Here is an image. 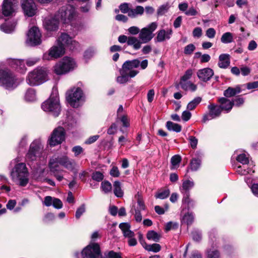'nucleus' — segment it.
Segmentation results:
<instances>
[{
	"label": "nucleus",
	"mask_w": 258,
	"mask_h": 258,
	"mask_svg": "<svg viewBox=\"0 0 258 258\" xmlns=\"http://www.w3.org/2000/svg\"><path fill=\"white\" fill-rule=\"evenodd\" d=\"M11 176L13 181L21 186H25L29 182V172L25 163L17 164L12 170Z\"/></svg>",
	"instance_id": "nucleus-1"
},
{
	"label": "nucleus",
	"mask_w": 258,
	"mask_h": 258,
	"mask_svg": "<svg viewBox=\"0 0 258 258\" xmlns=\"http://www.w3.org/2000/svg\"><path fill=\"white\" fill-rule=\"evenodd\" d=\"M59 165L70 171H73L75 168L76 163L74 159L70 158L66 155L53 156L50 159L49 167L51 172H54L58 171Z\"/></svg>",
	"instance_id": "nucleus-2"
},
{
	"label": "nucleus",
	"mask_w": 258,
	"mask_h": 258,
	"mask_svg": "<svg viewBox=\"0 0 258 258\" xmlns=\"http://www.w3.org/2000/svg\"><path fill=\"white\" fill-rule=\"evenodd\" d=\"M41 108L45 112H49L54 117H57L60 112V106L58 92L52 91L49 98L41 104Z\"/></svg>",
	"instance_id": "nucleus-3"
},
{
	"label": "nucleus",
	"mask_w": 258,
	"mask_h": 258,
	"mask_svg": "<svg viewBox=\"0 0 258 258\" xmlns=\"http://www.w3.org/2000/svg\"><path fill=\"white\" fill-rule=\"evenodd\" d=\"M20 81L8 69H0V86L8 90L14 89L18 86Z\"/></svg>",
	"instance_id": "nucleus-4"
},
{
	"label": "nucleus",
	"mask_w": 258,
	"mask_h": 258,
	"mask_svg": "<svg viewBox=\"0 0 258 258\" xmlns=\"http://www.w3.org/2000/svg\"><path fill=\"white\" fill-rule=\"evenodd\" d=\"M77 67V64L74 58L65 56L55 63L53 67V72L57 75H65Z\"/></svg>",
	"instance_id": "nucleus-5"
},
{
	"label": "nucleus",
	"mask_w": 258,
	"mask_h": 258,
	"mask_svg": "<svg viewBox=\"0 0 258 258\" xmlns=\"http://www.w3.org/2000/svg\"><path fill=\"white\" fill-rule=\"evenodd\" d=\"M47 71L45 68H37L29 73L26 78V82L30 86L41 84L47 80Z\"/></svg>",
	"instance_id": "nucleus-6"
},
{
	"label": "nucleus",
	"mask_w": 258,
	"mask_h": 258,
	"mask_svg": "<svg viewBox=\"0 0 258 258\" xmlns=\"http://www.w3.org/2000/svg\"><path fill=\"white\" fill-rule=\"evenodd\" d=\"M148 64L147 59H144L140 62L139 59H136L125 61L122 65V69L128 72L130 78H133L139 73V72L135 70L134 69L140 66L142 69L144 70L147 67Z\"/></svg>",
	"instance_id": "nucleus-7"
},
{
	"label": "nucleus",
	"mask_w": 258,
	"mask_h": 258,
	"mask_svg": "<svg viewBox=\"0 0 258 258\" xmlns=\"http://www.w3.org/2000/svg\"><path fill=\"white\" fill-rule=\"evenodd\" d=\"M55 15L63 23L72 24L76 16V12L73 6L67 5L60 9Z\"/></svg>",
	"instance_id": "nucleus-8"
},
{
	"label": "nucleus",
	"mask_w": 258,
	"mask_h": 258,
	"mask_svg": "<svg viewBox=\"0 0 258 258\" xmlns=\"http://www.w3.org/2000/svg\"><path fill=\"white\" fill-rule=\"evenodd\" d=\"M41 157H44L43 146L41 140L37 139L31 144L26 158L29 160L33 161Z\"/></svg>",
	"instance_id": "nucleus-9"
},
{
	"label": "nucleus",
	"mask_w": 258,
	"mask_h": 258,
	"mask_svg": "<svg viewBox=\"0 0 258 258\" xmlns=\"http://www.w3.org/2000/svg\"><path fill=\"white\" fill-rule=\"evenodd\" d=\"M75 255L77 258H80L81 255L82 258H102L100 247L97 243H91L83 249L81 253L76 252Z\"/></svg>",
	"instance_id": "nucleus-10"
},
{
	"label": "nucleus",
	"mask_w": 258,
	"mask_h": 258,
	"mask_svg": "<svg viewBox=\"0 0 258 258\" xmlns=\"http://www.w3.org/2000/svg\"><path fill=\"white\" fill-rule=\"evenodd\" d=\"M65 130L62 127L55 128L48 140V144L50 146L60 144L65 139Z\"/></svg>",
	"instance_id": "nucleus-11"
},
{
	"label": "nucleus",
	"mask_w": 258,
	"mask_h": 258,
	"mask_svg": "<svg viewBox=\"0 0 258 258\" xmlns=\"http://www.w3.org/2000/svg\"><path fill=\"white\" fill-rule=\"evenodd\" d=\"M157 28L156 22H152L147 27L143 28L140 32L139 37L144 43L149 42L154 37L153 32Z\"/></svg>",
	"instance_id": "nucleus-12"
},
{
	"label": "nucleus",
	"mask_w": 258,
	"mask_h": 258,
	"mask_svg": "<svg viewBox=\"0 0 258 258\" xmlns=\"http://www.w3.org/2000/svg\"><path fill=\"white\" fill-rule=\"evenodd\" d=\"M84 94L82 90L79 87L74 88L67 96V99L70 104L74 108L79 106V102L83 100Z\"/></svg>",
	"instance_id": "nucleus-13"
},
{
	"label": "nucleus",
	"mask_w": 258,
	"mask_h": 258,
	"mask_svg": "<svg viewBox=\"0 0 258 258\" xmlns=\"http://www.w3.org/2000/svg\"><path fill=\"white\" fill-rule=\"evenodd\" d=\"M64 53V48L57 44L56 45L52 46L48 51L43 54V59L46 60L56 59L62 56Z\"/></svg>",
	"instance_id": "nucleus-14"
},
{
	"label": "nucleus",
	"mask_w": 258,
	"mask_h": 258,
	"mask_svg": "<svg viewBox=\"0 0 258 258\" xmlns=\"http://www.w3.org/2000/svg\"><path fill=\"white\" fill-rule=\"evenodd\" d=\"M41 34L38 27L34 26L30 28L27 33L26 43L30 46H35L41 42Z\"/></svg>",
	"instance_id": "nucleus-15"
},
{
	"label": "nucleus",
	"mask_w": 258,
	"mask_h": 258,
	"mask_svg": "<svg viewBox=\"0 0 258 258\" xmlns=\"http://www.w3.org/2000/svg\"><path fill=\"white\" fill-rule=\"evenodd\" d=\"M57 44L63 46L64 48L68 47L71 50L77 48L79 46V43L66 33L61 34L57 40Z\"/></svg>",
	"instance_id": "nucleus-16"
},
{
	"label": "nucleus",
	"mask_w": 258,
	"mask_h": 258,
	"mask_svg": "<svg viewBox=\"0 0 258 258\" xmlns=\"http://www.w3.org/2000/svg\"><path fill=\"white\" fill-rule=\"evenodd\" d=\"M18 6L17 0H4L2 13L5 16H12L15 13Z\"/></svg>",
	"instance_id": "nucleus-17"
},
{
	"label": "nucleus",
	"mask_w": 258,
	"mask_h": 258,
	"mask_svg": "<svg viewBox=\"0 0 258 258\" xmlns=\"http://www.w3.org/2000/svg\"><path fill=\"white\" fill-rule=\"evenodd\" d=\"M59 20L56 15L48 16L43 21V26L47 32L56 31L58 28Z\"/></svg>",
	"instance_id": "nucleus-18"
},
{
	"label": "nucleus",
	"mask_w": 258,
	"mask_h": 258,
	"mask_svg": "<svg viewBox=\"0 0 258 258\" xmlns=\"http://www.w3.org/2000/svg\"><path fill=\"white\" fill-rule=\"evenodd\" d=\"M21 6L24 14L28 17L34 16L37 8L33 0H21Z\"/></svg>",
	"instance_id": "nucleus-19"
},
{
	"label": "nucleus",
	"mask_w": 258,
	"mask_h": 258,
	"mask_svg": "<svg viewBox=\"0 0 258 258\" xmlns=\"http://www.w3.org/2000/svg\"><path fill=\"white\" fill-rule=\"evenodd\" d=\"M208 108L209 112L204 115L203 118V121L204 122L220 116L222 110L219 106L214 104H210L208 105Z\"/></svg>",
	"instance_id": "nucleus-20"
},
{
	"label": "nucleus",
	"mask_w": 258,
	"mask_h": 258,
	"mask_svg": "<svg viewBox=\"0 0 258 258\" xmlns=\"http://www.w3.org/2000/svg\"><path fill=\"white\" fill-rule=\"evenodd\" d=\"M197 75L201 81L206 82L213 77L214 71L209 68H206L198 70Z\"/></svg>",
	"instance_id": "nucleus-21"
},
{
	"label": "nucleus",
	"mask_w": 258,
	"mask_h": 258,
	"mask_svg": "<svg viewBox=\"0 0 258 258\" xmlns=\"http://www.w3.org/2000/svg\"><path fill=\"white\" fill-rule=\"evenodd\" d=\"M252 164H243L238 165L236 168V172L241 175H246L247 174L251 175L254 173V171L252 169Z\"/></svg>",
	"instance_id": "nucleus-22"
},
{
	"label": "nucleus",
	"mask_w": 258,
	"mask_h": 258,
	"mask_svg": "<svg viewBox=\"0 0 258 258\" xmlns=\"http://www.w3.org/2000/svg\"><path fill=\"white\" fill-rule=\"evenodd\" d=\"M220 103V107L221 110H225L227 112H229L233 106V103L225 97H221L218 99Z\"/></svg>",
	"instance_id": "nucleus-23"
},
{
	"label": "nucleus",
	"mask_w": 258,
	"mask_h": 258,
	"mask_svg": "<svg viewBox=\"0 0 258 258\" xmlns=\"http://www.w3.org/2000/svg\"><path fill=\"white\" fill-rule=\"evenodd\" d=\"M230 63V55L228 54L223 53L219 56L218 66L222 69H226Z\"/></svg>",
	"instance_id": "nucleus-24"
},
{
	"label": "nucleus",
	"mask_w": 258,
	"mask_h": 258,
	"mask_svg": "<svg viewBox=\"0 0 258 258\" xmlns=\"http://www.w3.org/2000/svg\"><path fill=\"white\" fill-rule=\"evenodd\" d=\"M119 228L121 230L123 236L127 238H132L135 236V233L130 230L131 226L127 223H122L119 225Z\"/></svg>",
	"instance_id": "nucleus-25"
},
{
	"label": "nucleus",
	"mask_w": 258,
	"mask_h": 258,
	"mask_svg": "<svg viewBox=\"0 0 258 258\" xmlns=\"http://www.w3.org/2000/svg\"><path fill=\"white\" fill-rule=\"evenodd\" d=\"M172 33V31L171 29H168L166 31L162 29L159 31L156 37L157 41L163 42L166 39H169Z\"/></svg>",
	"instance_id": "nucleus-26"
},
{
	"label": "nucleus",
	"mask_w": 258,
	"mask_h": 258,
	"mask_svg": "<svg viewBox=\"0 0 258 258\" xmlns=\"http://www.w3.org/2000/svg\"><path fill=\"white\" fill-rule=\"evenodd\" d=\"M10 63L12 67L17 69L21 72H24L26 70L25 62L22 59H12Z\"/></svg>",
	"instance_id": "nucleus-27"
},
{
	"label": "nucleus",
	"mask_w": 258,
	"mask_h": 258,
	"mask_svg": "<svg viewBox=\"0 0 258 258\" xmlns=\"http://www.w3.org/2000/svg\"><path fill=\"white\" fill-rule=\"evenodd\" d=\"M240 151L237 150L235 152L233 156L236 155L235 157V159L237 162L243 164H248L249 163V158H248V154H246L245 153H239Z\"/></svg>",
	"instance_id": "nucleus-28"
},
{
	"label": "nucleus",
	"mask_w": 258,
	"mask_h": 258,
	"mask_svg": "<svg viewBox=\"0 0 258 258\" xmlns=\"http://www.w3.org/2000/svg\"><path fill=\"white\" fill-rule=\"evenodd\" d=\"M16 25L17 22L16 21H13L11 24L9 22H6L1 25L0 28L2 31L6 33H10L14 30Z\"/></svg>",
	"instance_id": "nucleus-29"
},
{
	"label": "nucleus",
	"mask_w": 258,
	"mask_h": 258,
	"mask_svg": "<svg viewBox=\"0 0 258 258\" xmlns=\"http://www.w3.org/2000/svg\"><path fill=\"white\" fill-rule=\"evenodd\" d=\"M144 12V8L141 6H137L135 9L131 8L128 16L134 18L138 16H141Z\"/></svg>",
	"instance_id": "nucleus-30"
},
{
	"label": "nucleus",
	"mask_w": 258,
	"mask_h": 258,
	"mask_svg": "<svg viewBox=\"0 0 258 258\" xmlns=\"http://www.w3.org/2000/svg\"><path fill=\"white\" fill-rule=\"evenodd\" d=\"M195 183L192 180H184L182 181V184L180 187L181 192H189V190L194 186Z\"/></svg>",
	"instance_id": "nucleus-31"
},
{
	"label": "nucleus",
	"mask_w": 258,
	"mask_h": 258,
	"mask_svg": "<svg viewBox=\"0 0 258 258\" xmlns=\"http://www.w3.org/2000/svg\"><path fill=\"white\" fill-rule=\"evenodd\" d=\"M179 85L181 88L185 91H195L197 89V86L190 81L179 82Z\"/></svg>",
	"instance_id": "nucleus-32"
},
{
	"label": "nucleus",
	"mask_w": 258,
	"mask_h": 258,
	"mask_svg": "<svg viewBox=\"0 0 258 258\" xmlns=\"http://www.w3.org/2000/svg\"><path fill=\"white\" fill-rule=\"evenodd\" d=\"M120 76L116 78L117 82L120 84H124L128 81L129 78H130L128 72L121 69L120 70Z\"/></svg>",
	"instance_id": "nucleus-33"
},
{
	"label": "nucleus",
	"mask_w": 258,
	"mask_h": 258,
	"mask_svg": "<svg viewBox=\"0 0 258 258\" xmlns=\"http://www.w3.org/2000/svg\"><path fill=\"white\" fill-rule=\"evenodd\" d=\"M25 100L28 102H33L36 99L35 90L33 88H29L27 90L25 94Z\"/></svg>",
	"instance_id": "nucleus-34"
},
{
	"label": "nucleus",
	"mask_w": 258,
	"mask_h": 258,
	"mask_svg": "<svg viewBox=\"0 0 258 258\" xmlns=\"http://www.w3.org/2000/svg\"><path fill=\"white\" fill-rule=\"evenodd\" d=\"M142 42L136 37L133 36L128 37L127 44L128 45L133 46V48L138 50L141 48Z\"/></svg>",
	"instance_id": "nucleus-35"
},
{
	"label": "nucleus",
	"mask_w": 258,
	"mask_h": 258,
	"mask_svg": "<svg viewBox=\"0 0 258 258\" xmlns=\"http://www.w3.org/2000/svg\"><path fill=\"white\" fill-rule=\"evenodd\" d=\"M241 92V89L239 86L235 88L229 87L224 92V95L226 97H231Z\"/></svg>",
	"instance_id": "nucleus-36"
},
{
	"label": "nucleus",
	"mask_w": 258,
	"mask_h": 258,
	"mask_svg": "<svg viewBox=\"0 0 258 258\" xmlns=\"http://www.w3.org/2000/svg\"><path fill=\"white\" fill-rule=\"evenodd\" d=\"M143 247L148 251L158 252L160 251L161 247L159 244L154 243L152 244H148L145 243V245L143 244Z\"/></svg>",
	"instance_id": "nucleus-37"
},
{
	"label": "nucleus",
	"mask_w": 258,
	"mask_h": 258,
	"mask_svg": "<svg viewBox=\"0 0 258 258\" xmlns=\"http://www.w3.org/2000/svg\"><path fill=\"white\" fill-rule=\"evenodd\" d=\"M166 126L169 131H174L176 133H179L181 130V126L180 125L170 121H168L166 122Z\"/></svg>",
	"instance_id": "nucleus-38"
},
{
	"label": "nucleus",
	"mask_w": 258,
	"mask_h": 258,
	"mask_svg": "<svg viewBox=\"0 0 258 258\" xmlns=\"http://www.w3.org/2000/svg\"><path fill=\"white\" fill-rule=\"evenodd\" d=\"M113 192L114 195L118 198L122 197L123 196V192L121 188L120 182L118 181H115L113 183Z\"/></svg>",
	"instance_id": "nucleus-39"
},
{
	"label": "nucleus",
	"mask_w": 258,
	"mask_h": 258,
	"mask_svg": "<svg viewBox=\"0 0 258 258\" xmlns=\"http://www.w3.org/2000/svg\"><path fill=\"white\" fill-rule=\"evenodd\" d=\"M170 192V190L168 188L161 189L156 193L155 197L156 199H165L169 196Z\"/></svg>",
	"instance_id": "nucleus-40"
},
{
	"label": "nucleus",
	"mask_w": 258,
	"mask_h": 258,
	"mask_svg": "<svg viewBox=\"0 0 258 258\" xmlns=\"http://www.w3.org/2000/svg\"><path fill=\"white\" fill-rule=\"evenodd\" d=\"M233 34L230 32H226L224 33L221 38V41L223 43H230L233 42Z\"/></svg>",
	"instance_id": "nucleus-41"
},
{
	"label": "nucleus",
	"mask_w": 258,
	"mask_h": 258,
	"mask_svg": "<svg viewBox=\"0 0 258 258\" xmlns=\"http://www.w3.org/2000/svg\"><path fill=\"white\" fill-rule=\"evenodd\" d=\"M160 237V235L153 230L148 231L147 234V239L150 240H153L155 242H158Z\"/></svg>",
	"instance_id": "nucleus-42"
},
{
	"label": "nucleus",
	"mask_w": 258,
	"mask_h": 258,
	"mask_svg": "<svg viewBox=\"0 0 258 258\" xmlns=\"http://www.w3.org/2000/svg\"><path fill=\"white\" fill-rule=\"evenodd\" d=\"M201 101L202 98L200 97L195 98L192 101L188 103L187 105V109L190 110L194 109Z\"/></svg>",
	"instance_id": "nucleus-43"
},
{
	"label": "nucleus",
	"mask_w": 258,
	"mask_h": 258,
	"mask_svg": "<svg viewBox=\"0 0 258 258\" xmlns=\"http://www.w3.org/2000/svg\"><path fill=\"white\" fill-rule=\"evenodd\" d=\"M170 4L168 3L164 4L161 6H160L157 11V14L158 16H162L167 13L170 8Z\"/></svg>",
	"instance_id": "nucleus-44"
},
{
	"label": "nucleus",
	"mask_w": 258,
	"mask_h": 258,
	"mask_svg": "<svg viewBox=\"0 0 258 258\" xmlns=\"http://www.w3.org/2000/svg\"><path fill=\"white\" fill-rule=\"evenodd\" d=\"M201 161L199 159L193 158L190 163V169L192 171H197L201 166Z\"/></svg>",
	"instance_id": "nucleus-45"
},
{
	"label": "nucleus",
	"mask_w": 258,
	"mask_h": 258,
	"mask_svg": "<svg viewBox=\"0 0 258 258\" xmlns=\"http://www.w3.org/2000/svg\"><path fill=\"white\" fill-rule=\"evenodd\" d=\"M101 188L105 194H108L111 191L112 185L108 181H104L101 183Z\"/></svg>",
	"instance_id": "nucleus-46"
},
{
	"label": "nucleus",
	"mask_w": 258,
	"mask_h": 258,
	"mask_svg": "<svg viewBox=\"0 0 258 258\" xmlns=\"http://www.w3.org/2000/svg\"><path fill=\"white\" fill-rule=\"evenodd\" d=\"M207 258H219V251L215 248L210 249L207 251Z\"/></svg>",
	"instance_id": "nucleus-47"
},
{
	"label": "nucleus",
	"mask_w": 258,
	"mask_h": 258,
	"mask_svg": "<svg viewBox=\"0 0 258 258\" xmlns=\"http://www.w3.org/2000/svg\"><path fill=\"white\" fill-rule=\"evenodd\" d=\"M193 74V71L191 69L187 70L184 74L181 77L180 82L188 81Z\"/></svg>",
	"instance_id": "nucleus-48"
},
{
	"label": "nucleus",
	"mask_w": 258,
	"mask_h": 258,
	"mask_svg": "<svg viewBox=\"0 0 258 258\" xmlns=\"http://www.w3.org/2000/svg\"><path fill=\"white\" fill-rule=\"evenodd\" d=\"M194 220V217L192 213H187L185 214L182 219L184 223H185L187 225H190Z\"/></svg>",
	"instance_id": "nucleus-49"
},
{
	"label": "nucleus",
	"mask_w": 258,
	"mask_h": 258,
	"mask_svg": "<svg viewBox=\"0 0 258 258\" xmlns=\"http://www.w3.org/2000/svg\"><path fill=\"white\" fill-rule=\"evenodd\" d=\"M181 161V157L179 155H176L173 156L171 159V163L172 167L171 169H175L176 166L179 164Z\"/></svg>",
	"instance_id": "nucleus-50"
},
{
	"label": "nucleus",
	"mask_w": 258,
	"mask_h": 258,
	"mask_svg": "<svg viewBox=\"0 0 258 258\" xmlns=\"http://www.w3.org/2000/svg\"><path fill=\"white\" fill-rule=\"evenodd\" d=\"M188 140L189 141L190 147L193 149H196L198 143V139L194 136H190L188 138Z\"/></svg>",
	"instance_id": "nucleus-51"
},
{
	"label": "nucleus",
	"mask_w": 258,
	"mask_h": 258,
	"mask_svg": "<svg viewBox=\"0 0 258 258\" xmlns=\"http://www.w3.org/2000/svg\"><path fill=\"white\" fill-rule=\"evenodd\" d=\"M136 197H138L137 198V204L138 206L136 209H138L140 210V211H144L146 209L145 205L144 204V201L142 199V198L140 197V196L138 194V195L136 196Z\"/></svg>",
	"instance_id": "nucleus-52"
},
{
	"label": "nucleus",
	"mask_w": 258,
	"mask_h": 258,
	"mask_svg": "<svg viewBox=\"0 0 258 258\" xmlns=\"http://www.w3.org/2000/svg\"><path fill=\"white\" fill-rule=\"evenodd\" d=\"M105 255L108 258H122L121 254L119 252H116L113 250H110L107 253H105Z\"/></svg>",
	"instance_id": "nucleus-53"
},
{
	"label": "nucleus",
	"mask_w": 258,
	"mask_h": 258,
	"mask_svg": "<svg viewBox=\"0 0 258 258\" xmlns=\"http://www.w3.org/2000/svg\"><path fill=\"white\" fill-rule=\"evenodd\" d=\"M119 9L122 13L127 14L128 15L131 8L129 7V4L124 3L120 5Z\"/></svg>",
	"instance_id": "nucleus-54"
},
{
	"label": "nucleus",
	"mask_w": 258,
	"mask_h": 258,
	"mask_svg": "<svg viewBox=\"0 0 258 258\" xmlns=\"http://www.w3.org/2000/svg\"><path fill=\"white\" fill-rule=\"evenodd\" d=\"M196 47L192 44H189L184 47V53L185 54H191L195 50Z\"/></svg>",
	"instance_id": "nucleus-55"
},
{
	"label": "nucleus",
	"mask_w": 258,
	"mask_h": 258,
	"mask_svg": "<svg viewBox=\"0 0 258 258\" xmlns=\"http://www.w3.org/2000/svg\"><path fill=\"white\" fill-rule=\"evenodd\" d=\"M96 52V50L93 48H89L84 53V57L86 59L91 58Z\"/></svg>",
	"instance_id": "nucleus-56"
},
{
	"label": "nucleus",
	"mask_w": 258,
	"mask_h": 258,
	"mask_svg": "<svg viewBox=\"0 0 258 258\" xmlns=\"http://www.w3.org/2000/svg\"><path fill=\"white\" fill-rule=\"evenodd\" d=\"M40 59L38 57H32L27 59L26 63L28 67H32L35 65L39 61Z\"/></svg>",
	"instance_id": "nucleus-57"
},
{
	"label": "nucleus",
	"mask_w": 258,
	"mask_h": 258,
	"mask_svg": "<svg viewBox=\"0 0 258 258\" xmlns=\"http://www.w3.org/2000/svg\"><path fill=\"white\" fill-rule=\"evenodd\" d=\"M92 178L97 181H100L103 178V175L100 172L96 171L93 174Z\"/></svg>",
	"instance_id": "nucleus-58"
},
{
	"label": "nucleus",
	"mask_w": 258,
	"mask_h": 258,
	"mask_svg": "<svg viewBox=\"0 0 258 258\" xmlns=\"http://www.w3.org/2000/svg\"><path fill=\"white\" fill-rule=\"evenodd\" d=\"M85 212V207L84 205L80 206L76 211V217L77 219L80 218L81 215Z\"/></svg>",
	"instance_id": "nucleus-59"
},
{
	"label": "nucleus",
	"mask_w": 258,
	"mask_h": 258,
	"mask_svg": "<svg viewBox=\"0 0 258 258\" xmlns=\"http://www.w3.org/2000/svg\"><path fill=\"white\" fill-rule=\"evenodd\" d=\"M56 209H61L62 207V203L61 201L56 198H53V201L52 205Z\"/></svg>",
	"instance_id": "nucleus-60"
},
{
	"label": "nucleus",
	"mask_w": 258,
	"mask_h": 258,
	"mask_svg": "<svg viewBox=\"0 0 258 258\" xmlns=\"http://www.w3.org/2000/svg\"><path fill=\"white\" fill-rule=\"evenodd\" d=\"M53 198L50 196H46L44 198V200L43 202V204L49 207L52 205Z\"/></svg>",
	"instance_id": "nucleus-61"
},
{
	"label": "nucleus",
	"mask_w": 258,
	"mask_h": 258,
	"mask_svg": "<svg viewBox=\"0 0 258 258\" xmlns=\"http://www.w3.org/2000/svg\"><path fill=\"white\" fill-rule=\"evenodd\" d=\"M216 34V31L214 28H210L207 30L206 35L209 38H213Z\"/></svg>",
	"instance_id": "nucleus-62"
},
{
	"label": "nucleus",
	"mask_w": 258,
	"mask_h": 258,
	"mask_svg": "<svg viewBox=\"0 0 258 258\" xmlns=\"http://www.w3.org/2000/svg\"><path fill=\"white\" fill-rule=\"evenodd\" d=\"M72 151L74 153L75 156H78L83 152V149L80 146H76L72 148Z\"/></svg>",
	"instance_id": "nucleus-63"
},
{
	"label": "nucleus",
	"mask_w": 258,
	"mask_h": 258,
	"mask_svg": "<svg viewBox=\"0 0 258 258\" xmlns=\"http://www.w3.org/2000/svg\"><path fill=\"white\" fill-rule=\"evenodd\" d=\"M110 175L113 177H118L120 175L119 171L116 166H113L110 171Z\"/></svg>",
	"instance_id": "nucleus-64"
}]
</instances>
